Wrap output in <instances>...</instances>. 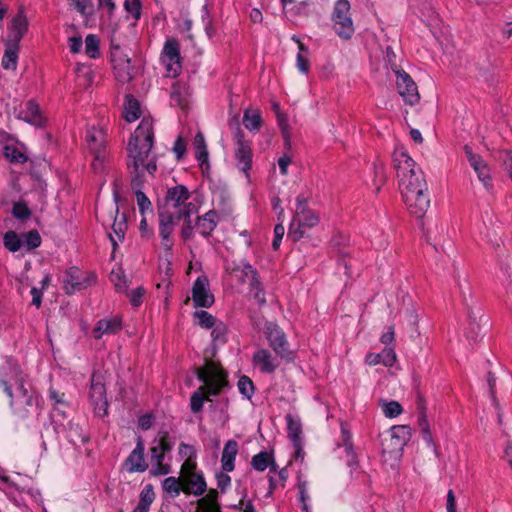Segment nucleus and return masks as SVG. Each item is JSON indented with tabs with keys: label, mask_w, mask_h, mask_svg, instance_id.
<instances>
[{
	"label": "nucleus",
	"mask_w": 512,
	"mask_h": 512,
	"mask_svg": "<svg viewBox=\"0 0 512 512\" xmlns=\"http://www.w3.org/2000/svg\"><path fill=\"white\" fill-rule=\"evenodd\" d=\"M393 166L408 211L415 217L422 218L430 206L428 187L422 170L403 149L393 152Z\"/></svg>",
	"instance_id": "obj_1"
},
{
	"label": "nucleus",
	"mask_w": 512,
	"mask_h": 512,
	"mask_svg": "<svg viewBox=\"0 0 512 512\" xmlns=\"http://www.w3.org/2000/svg\"><path fill=\"white\" fill-rule=\"evenodd\" d=\"M154 143L153 120L143 118L134 133L131 135L128 143V167L133 169L131 186L133 189L140 190L143 183L141 166L148 158Z\"/></svg>",
	"instance_id": "obj_2"
},
{
	"label": "nucleus",
	"mask_w": 512,
	"mask_h": 512,
	"mask_svg": "<svg viewBox=\"0 0 512 512\" xmlns=\"http://www.w3.org/2000/svg\"><path fill=\"white\" fill-rule=\"evenodd\" d=\"M196 375L204 385L191 395L190 408L193 413L201 412L204 401H209V396H217L227 385V374L213 361H208L203 367L198 368Z\"/></svg>",
	"instance_id": "obj_3"
},
{
	"label": "nucleus",
	"mask_w": 512,
	"mask_h": 512,
	"mask_svg": "<svg viewBox=\"0 0 512 512\" xmlns=\"http://www.w3.org/2000/svg\"><path fill=\"white\" fill-rule=\"evenodd\" d=\"M0 386L10 398L11 406L15 402L32 406L37 400L35 393L26 387L20 367L10 358L0 367Z\"/></svg>",
	"instance_id": "obj_4"
},
{
	"label": "nucleus",
	"mask_w": 512,
	"mask_h": 512,
	"mask_svg": "<svg viewBox=\"0 0 512 512\" xmlns=\"http://www.w3.org/2000/svg\"><path fill=\"white\" fill-rule=\"evenodd\" d=\"M85 141L88 149L94 155L92 167L95 172H101L107 159L106 131L103 128L90 127L86 131Z\"/></svg>",
	"instance_id": "obj_5"
},
{
	"label": "nucleus",
	"mask_w": 512,
	"mask_h": 512,
	"mask_svg": "<svg viewBox=\"0 0 512 512\" xmlns=\"http://www.w3.org/2000/svg\"><path fill=\"white\" fill-rule=\"evenodd\" d=\"M348 0H338L332 12L333 29L342 39H350L354 34V24Z\"/></svg>",
	"instance_id": "obj_6"
},
{
	"label": "nucleus",
	"mask_w": 512,
	"mask_h": 512,
	"mask_svg": "<svg viewBox=\"0 0 512 512\" xmlns=\"http://www.w3.org/2000/svg\"><path fill=\"white\" fill-rule=\"evenodd\" d=\"M264 334L275 354L282 359L292 360L293 352L287 340L285 332L274 322H266Z\"/></svg>",
	"instance_id": "obj_7"
},
{
	"label": "nucleus",
	"mask_w": 512,
	"mask_h": 512,
	"mask_svg": "<svg viewBox=\"0 0 512 512\" xmlns=\"http://www.w3.org/2000/svg\"><path fill=\"white\" fill-rule=\"evenodd\" d=\"M319 223V216L307 206L296 210L289 226L288 237L293 241L300 240L306 229H311Z\"/></svg>",
	"instance_id": "obj_8"
},
{
	"label": "nucleus",
	"mask_w": 512,
	"mask_h": 512,
	"mask_svg": "<svg viewBox=\"0 0 512 512\" xmlns=\"http://www.w3.org/2000/svg\"><path fill=\"white\" fill-rule=\"evenodd\" d=\"M89 398L96 416L104 417L107 415L108 401L106 397V387L104 377L99 372H94L91 376Z\"/></svg>",
	"instance_id": "obj_9"
},
{
	"label": "nucleus",
	"mask_w": 512,
	"mask_h": 512,
	"mask_svg": "<svg viewBox=\"0 0 512 512\" xmlns=\"http://www.w3.org/2000/svg\"><path fill=\"white\" fill-rule=\"evenodd\" d=\"M168 433H164L160 439L150 448L151 456V474L154 476L166 475L170 472V465L163 463L165 453L172 449V445L168 441Z\"/></svg>",
	"instance_id": "obj_10"
},
{
	"label": "nucleus",
	"mask_w": 512,
	"mask_h": 512,
	"mask_svg": "<svg viewBox=\"0 0 512 512\" xmlns=\"http://www.w3.org/2000/svg\"><path fill=\"white\" fill-rule=\"evenodd\" d=\"M391 68L396 75V87L400 96L407 104H416L420 98L416 83L408 73L399 69L397 65L392 64Z\"/></svg>",
	"instance_id": "obj_11"
},
{
	"label": "nucleus",
	"mask_w": 512,
	"mask_h": 512,
	"mask_svg": "<svg viewBox=\"0 0 512 512\" xmlns=\"http://www.w3.org/2000/svg\"><path fill=\"white\" fill-rule=\"evenodd\" d=\"M234 141L236 144L235 159L237 167L248 176L253 157L250 142L245 140L244 133L240 128H237L234 134Z\"/></svg>",
	"instance_id": "obj_12"
},
{
	"label": "nucleus",
	"mask_w": 512,
	"mask_h": 512,
	"mask_svg": "<svg viewBox=\"0 0 512 512\" xmlns=\"http://www.w3.org/2000/svg\"><path fill=\"white\" fill-rule=\"evenodd\" d=\"M162 61L170 75L175 77L180 73V48L176 39L169 38L166 40L162 51Z\"/></svg>",
	"instance_id": "obj_13"
},
{
	"label": "nucleus",
	"mask_w": 512,
	"mask_h": 512,
	"mask_svg": "<svg viewBox=\"0 0 512 512\" xmlns=\"http://www.w3.org/2000/svg\"><path fill=\"white\" fill-rule=\"evenodd\" d=\"M192 299L195 307L209 308L214 303V296L209 289L206 276H199L192 287Z\"/></svg>",
	"instance_id": "obj_14"
},
{
	"label": "nucleus",
	"mask_w": 512,
	"mask_h": 512,
	"mask_svg": "<svg viewBox=\"0 0 512 512\" xmlns=\"http://www.w3.org/2000/svg\"><path fill=\"white\" fill-rule=\"evenodd\" d=\"M15 114L18 119L36 127H41L45 123V118L40 111L39 105L34 100L21 103L15 109Z\"/></svg>",
	"instance_id": "obj_15"
},
{
	"label": "nucleus",
	"mask_w": 512,
	"mask_h": 512,
	"mask_svg": "<svg viewBox=\"0 0 512 512\" xmlns=\"http://www.w3.org/2000/svg\"><path fill=\"white\" fill-rule=\"evenodd\" d=\"M28 20L23 9H20L12 18L9 26V34L6 42L12 45H19L21 39L28 30Z\"/></svg>",
	"instance_id": "obj_16"
},
{
	"label": "nucleus",
	"mask_w": 512,
	"mask_h": 512,
	"mask_svg": "<svg viewBox=\"0 0 512 512\" xmlns=\"http://www.w3.org/2000/svg\"><path fill=\"white\" fill-rule=\"evenodd\" d=\"M464 152L469 161L471 167L477 173L479 180L488 189L491 186L490 182V171L486 162L481 158L480 155L475 154L472 148L468 145L464 146Z\"/></svg>",
	"instance_id": "obj_17"
},
{
	"label": "nucleus",
	"mask_w": 512,
	"mask_h": 512,
	"mask_svg": "<svg viewBox=\"0 0 512 512\" xmlns=\"http://www.w3.org/2000/svg\"><path fill=\"white\" fill-rule=\"evenodd\" d=\"M145 446L143 440L139 437L136 447L125 460V466L129 473L144 472L148 468V464L144 458Z\"/></svg>",
	"instance_id": "obj_18"
},
{
	"label": "nucleus",
	"mask_w": 512,
	"mask_h": 512,
	"mask_svg": "<svg viewBox=\"0 0 512 512\" xmlns=\"http://www.w3.org/2000/svg\"><path fill=\"white\" fill-rule=\"evenodd\" d=\"M182 486V491L185 494H193L194 496H201L207 489L206 481L200 472H189L182 476Z\"/></svg>",
	"instance_id": "obj_19"
},
{
	"label": "nucleus",
	"mask_w": 512,
	"mask_h": 512,
	"mask_svg": "<svg viewBox=\"0 0 512 512\" xmlns=\"http://www.w3.org/2000/svg\"><path fill=\"white\" fill-rule=\"evenodd\" d=\"M253 362L262 373L271 374L280 365L276 357L267 349H259L253 355Z\"/></svg>",
	"instance_id": "obj_20"
},
{
	"label": "nucleus",
	"mask_w": 512,
	"mask_h": 512,
	"mask_svg": "<svg viewBox=\"0 0 512 512\" xmlns=\"http://www.w3.org/2000/svg\"><path fill=\"white\" fill-rule=\"evenodd\" d=\"M89 285L87 278L82 277V272L77 268H70L65 273L64 289L66 293L72 294L75 291L82 290Z\"/></svg>",
	"instance_id": "obj_21"
},
{
	"label": "nucleus",
	"mask_w": 512,
	"mask_h": 512,
	"mask_svg": "<svg viewBox=\"0 0 512 512\" xmlns=\"http://www.w3.org/2000/svg\"><path fill=\"white\" fill-rule=\"evenodd\" d=\"M127 227L126 215L124 213L120 215L118 207H116V215L112 224L114 235L111 233L108 235L112 244L113 253H115L118 243L124 240Z\"/></svg>",
	"instance_id": "obj_22"
},
{
	"label": "nucleus",
	"mask_w": 512,
	"mask_h": 512,
	"mask_svg": "<svg viewBox=\"0 0 512 512\" xmlns=\"http://www.w3.org/2000/svg\"><path fill=\"white\" fill-rule=\"evenodd\" d=\"M219 221L218 213L212 209L204 215L199 216L195 223V228L203 237H209L215 230Z\"/></svg>",
	"instance_id": "obj_23"
},
{
	"label": "nucleus",
	"mask_w": 512,
	"mask_h": 512,
	"mask_svg": "<svg viewBox=\"0 0 512 512\" xmlns=\"http://www.w3.org/2000/svg\"><path fill=\"white\" fill-rule=\"evenodd\" d=\"M122 324L118 318H109L99 320L94 329L93 336L95 339H100L104 335H112L120 331Z\"/></svg>",
	"instance_id": "obj_24"
},
{
	"label": "nucleus",
	"mask_w": 512,
	"mask_h": 512,
	"mask_svg": "<svg viewBox=\"0 0 512 512\" xmlns=\"http://www.w3.org/2000/svg\"><path fill=\"white\" fill-rule=\"evenodd\" d=\"M397 356L392 348H384L380 353H368L365 357V363L370 366L383 364L391 367L396 362Z\"/></svg>",
	"instance_id": "obj_25"
},
{
	"label": "nucleus",
	"mask_w": 512,
	"mask_h": 512,
	"mask_svg": "<svg viewBox=\"0 0 512 512\" xmlns=\"http://www.w3.org/2000/svg\"><path fill=\"white\" fill-rule=\"evenodd\" d=\"M284 13L289 18L305 16L311 0H281Z\"/></svg>",
	"instance_id": "obj_26"
},
{
	"label": "nucleus",
	"mask_w": 512,
	"mask_h": 512,
	"mask_svg": "<svg viewBox=\"0 0 512 512\" xmlns=\"http://www.w3.org/2000/svg\"><path fill=\"white\" fill-rule=\"evenodd\" d=\"M190 198V192L184 185L169 188L166 194L167 204L179 209Z\"/></svg>",
	"instance_id": "obj_27"
},
{
	"label": "nucleus",
	"mask_w": 512,
	"mask_h": 512,
	"mask_svg": "<svg viewBox=\"0 0 512 512\" xmlns=\"http://www.w3.org/2000/svg\"><path fill=\"white\" fill-rule=\"evenodd\" d=\"M238 453V443L235 440L226 442L221 456V464L224 472H231L234 470V461Z\"/></svg>",
	"instance_id": "obj_28"
},
{
	"label": "nucleus",
	"mask_w": 512,
	"mask_h": 512,
	"mask_svg": "<svg viewBox=\"0 0 512 512\" xmlns=\"http://www.w3.org/2000/svg\"><path fill=\"white\" fill-rule=\"evenodd\" d=\"M287 421V432L288 437L292 441L294 449L300 450L301 448V434H302V425L299 419L294 418L292 415L288 414L286 416Z\"/></svg>",
	"instance_id": "obj_29"
},
{
	"label": "nucleus",
	"mask_w": 512,
	"mask_h": 512,
	"mask_svg": "<svg viewBox=\"0 0 512 512\" xmlns=\"http://www.w3.org/2000/svg\"><path fill=\"white\" fill-rule=\"evenodd\" d=\"M194 147H195V156L197 161L199 162L200 167L203 169L204 166L206 168L209 167L208 157L209 153L206 146V141L204 135L201 132H198L194 137Z\"/></svg>",
	"instance_id": "obj_30"
},
{
	"label": "nucleus",
	"mask_w": 512,
	"mask_h": 512,
	"mask_svg": "<svg viewBox=\"0 0 512 512\" xmlns=\"http://www.w3.org/2000/svg\"><path fill=\"white\" fill-rule=\"evenodd\" d=\"M113 61L116 78L122 83L129 82L134 74L130 59H118Z\"/></svg>",
	"instance_id": "obj_31"
},
{
	"label": "nucleus",
	"mask_w": 512,
	"mask_h": 512,
	"mask_svg": "<svg viewBox=\"0 0 512 512\" xmlns=\"http://www.w3.org/2000/svg\"><path fill=\"white\" fill-rule=\"evenodd\" d=\"M200 512H221L218 503V492L210 489L209 492L198 501Z\"/></svg>",
	"instance_id": "obj_32"
},
{
	"label": "nucleus",
	"mask_w": 512,
	"mask_h": 512,
	"mask_svg": "<svg viewBox=\"0 0 512 512\" xmlns=\"http://www.w3.org/2000/svg\"><path fill=\"white\" fill-rule=\"evenodd\" d=\"M390 437L395 449H401L410 439V428L405 425L393 426L390 429Z\"/></svg>",
	"instance_id": "obj_33"
},
{
	"label": "nucleus",
	"mask_w": 512,
	"mask_h": 512,
	"mask_svg": "<svg viewBox=\"0 0 512 512\" xmlns=\"http://www.w3.org/2000/svg\"><path fill=\"white\" fill-rule=\"evenodd\" d=\"M140 105L137 99L132 95L125 96L124 102V118L128 122H133L139 118Z\"/></svg>",
	"instance_id": "obj_34"
},
{
	"label": "nucleus",
	"mask_w": 512,
	"mask_h": 512,
	"mask_svg": "<svg viewBox=\"0 0 512 512\" xmlns=\"http://www.w3.org/2000/svg\"><path fill=\"white\" fill-rule=\"evenodd\" d=\"M418 425L421 431L422 439L424 442L433 449L434 453H437V447L434 443L430 426L428 423L426 413H418Z\"/></svg>",
	"instance_id": "obj_35"
},
{
	"label": "nucleus",
	"mask_w": 512,
	"mask_h": 512,
	"mask_svg": "<svg viewBox=\"0 0 512 512\" xmlns=\"http://www.w3.org/2000/svg\"><path fill=\"white\" fill-rule=\"evenodd\" d=\"M19 45H12L6 42V50L2 58V66L4 69H16L18 59Z\"/></svg>",
	"instance_id": "obj_36"
},
{
	"label": "nucleus",
	"mask_w": 512,
	"mask_h": 512,
	"mask_svg": "<svg viewBox=\"0 0 512 512\" xmlns=\"http://www.w3.org/2000/svg\"><path fill=\"white\" fill-rule=\"evenodd\" d=\"M251 465L256 471H264L270 467V471H276L274 462L270 463V455L267 452H260L252 457Z\"/></svg>",
	"instance_id": "obj_37"
},
{
	"label": "nucleus",
	"mask_w": 512,
	"mask_h": 512,
	"mask_svg": "<svg viewBox=\"0 0 512 512\" xmlns=\"http://www.w3.org/2000/svg\"><path fill=\"white\" fill-rule=\"evenodd\" d=\"M341 433H342V445L341 446L344 447L345 452L347 454V463L351 467L357 466V459H356L357 457L353 450L351 434L344 427H342Z\"/></svg>",
	"instance_id": "obj_38"
},
{
	"label": "nucleus",
	"mask_w": 512,
	"mask_h": 512,
	"mask_svg": "<svg viewBox=\"0 0 512 512\" xmlns=\"http://www.w3.org/2000/svg\"><path fill=\"white\" fill-rule=\"evenodd\" d=\"M262 124V118L258 111L247 109L243 115V125L249 131H258Z\"/></svg>",
	"instance_id": "obj_39"
},
{
	"label": "nucleus",
	"mask_w": 512,
	"mask_h": 512,
	"mask_svg": "<svg viewBox=\"0 0 512 512\" xmlns=\"http://www.w3.org/2000/svg\"><path fill=\"white\" fill-rule=\"evenodd\" d=\"M162 487L172 498L177 497L182 491V477L180 479L175 477H167L162 482Z\"/></svg>",
	"instance_id": "obj_40"
},
{
	"label": "nucleus",
	"mask_w": 512,
	"mask_h": 512,
	"mask_svg": "<svg viewBox=\"0 0 512 512\" xmlns=\"http://www.w3.org/2000/svg\"><path fill=\"white\" fill-rule=\"evenodd\" d=\"M297 42L299 44V52L296 58V65L299 71L306 74L310 69L309 51L303 43H301L299 40H297Z\"/></svg>",
	"instance_id": "obj_41"
},
{
	"label": "nucleus",
	"mask_w": 512,
	"mask_h": 512,
	"mask_svg": "<svg viewBox=\"0 0 512 512\" xmlns=\"http://www.w3.org/2000/svg\"><path fill=\"white\" fill-rule=\"evenodd\" d=\"M85 53L88 57L96 59L99 57V39L94 34H89L85 38Z\"/></svg>",
	"instance_id": "obj_42"
},
{
	"label": "nucleus",
	"mask_w": 512,
	"mask_h": 512,
	"mask_svg": "<svg viewBox=\"0 0 512 512\" xmlns=\"http://www.w3.org/2000/svg\"><path fill=\"white\" fill-rule=\"evenodd\" d=\"M174 231L173 226H169L165 223H159V235L161 237V245L166 251H170L173 246V240L171 234Z\"/></svg>",
	"instance_id": "obj_43"
},
{
	"label": "nucleus",
	"mask_w": 512,
	"mask_h": 512,
	"mask_svg": "<svg viewBox=\"0 0 512 512\" xmlns=\"http://www.w3.org/2000/svg\"><path fill=\"white\" fill-rule=\"evenodd\" d=\"M92 70L84 65L77 67V83L80 86L88 87L93 83Z\"/></svg>",
	"instance_id": "obj_44"
},
{
	"label": "nucleus",
	"mask_w": 512,
	"mask_h": 512,
	"mask_svg": "<svg viewBox=\"0 0 512 512\" xmlns=\"http://www.w3.org/2000/svg\"><path fill=\"white\" fill-rule=\"evenodd\" d=\"M12 215L20 221H26L31 217V210L26 203L18 201L13 205Z\"/></svg>",
	"instance_id": "obj_45"
},
{
	"label": "nucleus",
	"mask_w": 512,
	"mask_h": 512,
	"mask_svg": "<svg viewBox=\"0 0 512 512\" xmlns=\"http://www.w3.org/2000/svg\"><path fill=\"white\" fill-rule=\"evenodd\" d=\"M194 316L198 319L199 325L206 329L212 328L218 322L213 315L204 310L194 312Z\"/></svg>",
	"instance_id": "obj_46"
},
{
	"label": "nucleus",
	"mask_w": 512,
	"mask_h": 512,
	"mask_svg": "<svg viewBox=\"0 0 512 512\" xmlns=\"http://www.w3.org/2000/svg\"><path fill=\"white\" fill-rule=\"evenodd\" d=\"M21 240L18 235L13 231H8L4 236V245L5 247L11 251L16 252L21 247Z\"/></svg>",
	"instance_id": "obj_47"
},
{
	"label": "nucleus",
	"mask_w": 512,
	"mask_h": 512,
	"mask_svg": "<svg viewBox=\"0 0 512 512\" xmlns=\"http://www.w3.org/2000/svg\"><path fill=\"white\" fill-rule=\"evenodd\" d=\"M238 389L246 398L250 399L254 392V384L247 376H241L238 381Z\"/></svg>",
	"instance_id": "obj_48"
},
{
	"label": "nucleus",
	"mask_w": 512,
	"mask_h": 512,
	"mask_svg": "<svg viewBox=\"0 0 512 512\" xmlns=\"http://www.w3.org/2000/svg\"><path fill=\"white\" fill-rule=\"evenodd\" d=\"M382 410L386 417L394 418L400 415L403 411L402 406L397 401L384 402Z\"/></svg>",
	"instance_id": "obj_49"
},
{
	"label": "nucleus",
	"mask_w": 512,
	"mask_h": 512,
	"mask_svg": "<svg viewBox=\"0 0 512 512\" xmlns=\"http://www.w3.org/2000/svg\"><path fill=\"white\" fill-rule=\"evenodd\" d=\"M74 8L83 16H91L94 11L92 0H72Z\"/></svg>",
	"instance_id": "obj_50"
},
{
	"label": "nucleus",
	"mask_w": 512,
	"mask_h": 512,
	"mask_svg": "<svg viewBox=\"0 0 512 512\" xmlns=\"http://www.w3.org/2000/svg\"><path fill=\"white\" fill-rule=\"evenodd\" d=\"M197 206L192 202H185L178 210H177V219L178 220H191L190 217L192 214L197 212Z\"/></svg>",
	"instance_id": "obj_51"
},
{
	"label": "nucleus",
	"mask_w": 512,
	"mask_h": 512,
	"mask_svg": "<svg viewBox=\"0 0 512 512\" xmlns=\"http://www.w3.org/2000/svg\"><path fill=\"white\" fill-rule=\"evenodd\" d=\"M124 8L135 20L140 19L142 8L141 0H125Z\"/></svg>",
	"instance_id": "obj_52"
},
{
	"label": "nucleus",
	"mask_w": 512,
	"mask_h": 512,
	"mask_svg": "<svg viewBox=\"0 0 512 512\" xmlns=\"http://www.w3.org/2000/svg\"><path fill=\"white\" fill-rule=\"evenodd\" d=\"M25 246L29 249H35L41 244V237L37 230H30L25 234L24 239Z\"/></svg>",
	"instance_id": "obj_53"
},
{
	"label": "nucleus",
	"mask_w": 512,
	"mask_h": 512,
	"mask_svg": "<svg viewBox=\"0 0 512 512\" xmlns=\"http://www.w3.org/2000/svg\"><path fill=\"white\" fill-rule=\"evenodd\" d=\"M78 430H81V428L78 425L70 424L68 435L70 442H72L73 444H77L79 442L86 443L88 441L87 435L83 434L82 432L78 433Z\"/></svg>",
	"instance_id": "obj_54"
},
{
	"label": "nucleus",
	"mask_w": 512,
	"mask_h": 512,
	"mask_svg": "<svg viewBox=\"0 0 512 512\" xmlns=\"http://www.w3.org/2000/svg\"><path fill=\"white\" fill-rule=\"evenodd\" d=\"M154 498L155 493L153 491V487L152 485L149 484L142 489L140 493L139 503L150 508V505L154 501Z\"/></svg>",
	"instance_id": "obj_55"
},
{
	"label": "nucleus",
	"mask_w": 512,
	"mask_h": 512,
	"mask_svg": "<svg viewBox=\"0 0 512 512\" xmlns=\"http://www.w3.org/2000/svg\"><path fill=\"white\" fill-rule=\"evenodd\" d=\"M277 122L281 129L282 136L285 140L286 145L290 144V134H289V125H288V118L285 114L278 112L277 113Z\"/></svg>",
	"instance_id": "obj_56"
},
{
	"label": "nucleus",
	"mask_w": 512,
	"mask_h": 512,
	"mask_svg": "<svg viewBox=\"0 0 512 512\" xmlns=\"http://www.w3.org/2000/svg\"><path fill=\"white\" fill-rule=\"evenodd\" d=\"M212 328L213 330L211 332V336L213 338V341L224 343L226 341L225 335L227 332L225 324L219 321Z\"/></svg>",
	"instance_id": "obj_57"
},
{
	"label": "nucleus",
	"mask_w": 512,
	"mask_h": 512,
	"mask_svg": "<svg viewBox=\"0 0 512 512\" xmlns=\"http://www.w3.org/2000/svg\"><path fill=\"white\" fill-rule=\"evenodd\" d=\"M374 175H375V179H374L375 190H376V192H379L381 186L386 181V176H385V171H384L383 165H377V164L374 165Z\"/></svg>",
	"instance_id": "obj_58"
},
{
	"label": "nucleus",
	"mask_w": 512,
	"mask_h": 512,
	"mask_svg": "<svg viewBox=\"0 0 512 512\" xmlns=\"http://www.w3.org/2000/svg\"><path fill=\"white\" fill-rule=\"evenodd\" d=\"M236 270H240L246 278L250 279V277L257 276L258 271L245 259L240 261V264L235 268Z\"/></svg>",
	"instance_id": "obj_59"
},
{
	"label": "nucleus",
	"mask_w": 512,
	"mask_h": 512,
	"mask_svg": "<svg viewBox=\"0 0 512 512\" xmlns=\"http://www.w3.org/2000/svg\"><path fill=\"white\" fill-rule=\"evenodd\" d=\"M135 193L139 210L144 214L146 210L150 209L151 202L141 190H137Z\"/></svg>",
	"instance_id": "obj_60"
},
{
	"label": "nucleus",
	"mask_w": 512,
	"mask_h": 512,
	"mask_svg": "<svg viewBox=\"0 0 512 512\" xmlns=\"http://www.w3.org/2000/svg\"><path fill=\"white\" fill-rule=\"evenodd\" d=\"M144 294H145V290L142 287H137L136 289L132 290L129 295L131 305L134 307L140 306L142 303Z\"/></svg>",
	"instance_id": "obj_61"
},
{
	"label": "nucleus",
	"mask_w": 512,
	"mask_h": 512,
	"mask_svg": "<svg viewBox=\"0 0 512 512\" xmlns=\"http://www.w3.org/2000/svg\"><path fill=\"white\" fill-rule=\"evenodd\" d=\"M284 233H285V228L282 224H277L274 227V239L272 241V248L274 250H278V248L280 247Z\"/></svg>",
	"instance_id": "obj_62"
},
{
	"label": "nucleus",
	"mask_w": 512,
	"mask_h": 512,
	"mask_svg": "<svg viewBox=\"0 0 512 512\" xmlns=\"http://www.w3.org/2000/svg\"><path fill=\"white\" fill-rule=\"evenodd\" d=\"M177 221H179L177 219V211L175 212V214H172L167 211L159 212V223H165L169 226L175 227Z\"/></svg>",
	"instance_id": "obj_63"
},
{
	"label": "nucleus",
	"mask_w": 512,
	"mask_h": 512,
	"mask_svg": "<svg viewBox=\"0 0 512 512\" xmlns=\"http://www.w3.org/2000/svg\"><path fill=\"white\" fill-rule=\"evenodd\" d=\"M173 151L176 154L178 160L182 159L183 156L185 155L186 141L181 136H178V138L176 139L173 146Z\"/></svg>",
	"instance_id": "obj_64"
}]
</instances>
